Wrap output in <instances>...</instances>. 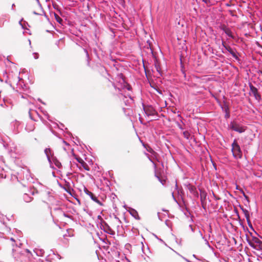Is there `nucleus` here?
Instances as JSON below:
<instances>
[{
  "instance_id": "obj_1",
  "label": "nucleus",
  "mask_w": 262,
  "mask_h": 262,
  "mask_svg": "<svg viewBox=\"0 0 262 262\" xmlns=\"http://www.w3.org/2000/svg\"><path fill=\"white\" fill-rule=\"evenodd\" d=\"M117 79L119 81L116 85L114 84V88L120 92V98L122 99L125 105H130L134 101L132 97V87L125 81L122 74L118 75Z\"/></svg>"
},
{
  "instance_id": "obj_2",
  "label": "nucleus",
  "mask_w": 262,
  "mask_h": 262,
  "mask_svg": "<svg viewBox=\"0 0 262 262\" xmlns=\"http://www.w3.org/2000/svg\"><path fill=\"white\" fill-rule=\"evenodd\" d=\"M231 151L234 158L239 159L242 158V151L236 139H234L232 143Z\"/></svg>"
},
{
  "instance_id": "obj_3",
  "label": "nucleus",
  "mask_w": 262,
  "mask_h": 262,
  "mask_svg": "<svg viewBox=\"0 0 262 262\" xmlns=\"http://www.w3.org/2000/svg\"><path fill=\"white\" fill-rule=\"evenodd\" d=\"M229 126L230 128L238 133H243L245 132L247 129L246 126H244L235 121H231L230 123Z\"/></svg>"
},
{
  "instance_id": "obj_4",
  "label": "nucleus",
  "mask_w": 262,
  "mask_h": 262,
  "mask_svg": "<svg viewBox=\"0 0 262 262\" xmlns=\"http://www.w3.org/2000/svg\"><path fill=\"white\" fill-rule=\"evenodd\" d=\"M44 152L47 158L48 161L50 163V167L51 168H53L52 162V159L55 157L53 151L50 148H46L45 149Z\"/></svg>"
},
{
  "instance_id": "obj_5",
  "label": "nucleus",
  "mask_w": 262,
  "mask_h": 262,
  "mask_svg": "<svg viewBox=\"0 0 262 262\" xmlns=\"http://www.w3.org/2000/svg\"><path fill=\"white\" fill-rule=\"evenodd\" d=\"M84 192L85 193V194L89 195L93 201L95 202L99 205H103L102 202L99 200L97 197L95 195H94L92 192L90 191L86 187L84 188Z\"/></svg>"
},
{
  "instance_id": "obj_6",
  "label": "nucleus",
  "mask_w": 262,
  "mask_h": 262,
  "mask_svg": "<svg viewBox=\"0 0 262 262\" xmlns=\"http://www.w3.org/2000/svg\"><path fill=\"white\" fill-rule=\"evenodd\" d=\"M249 88L250 94H252L256 100L259 101L261 99V96L258 93L257 89L251 83L249 84Z\"/></svg>"
},
{
  "instance_id": "obj_7",
  "label": "nucleus",
  "mask_w": 262,
  "mask_h": 262,
  "mask_svg": "<svg viewBox=\"0 0 262 262\" xmlns=\"http://www.w3.org/2000/svg\"><path fill=\"white\" fill-rule=\"evenodd\" d=\"M53 213L56 215L59 219L61 220L63 216L70 217V216L66 214L60 208L56 207L53 209L52 211Z\"/></svg>"
},
{
  "instance_id": "obj_8",
  "label": "nucleus",
  "mask_w": 262,
  "mask_h": 262,
  "mask_svg": "<svg viewBox=\"0 0 262 262\" xmlns=\"http://www.w3.org/2000/svg\"><path fill=\"white\" fill-rule=\"evenodd\" d=\"M29 193H25L23 195V199L25 201V202L27 203H29L31 202L33 200V198L31 197L30 195V194H31L32 195H34L35 194V190L34 189H30L29 191Z\"/></svg>"
},
{
  "instance_id": "obj_9",
  "label": "nucleus",
  "mask_w": 262,
  "mask_h": 262,
  "mask_svg": "<svg viewBox=\"0 0 262 262\" xmlns=\"http://www.w3.org/2000/svg\"><path fill=\"white\" fill-rule=\"evenodd\" d=\"M185 186L186 187V188L189 190L191 194H192L194 196L197 197L199 196V193L197 191L196 188L194 186L191 185L190 183L185 184Z\"/></svg>"
},
{
  "instance_id": "obj_10",
  "label": "nucleus",
  "mask_w": 262,
  "mask_h": 262,
  "mask_svg": "<svg viewBox=\"0 0 262 262\" xmlns=\"http://www.w3.org/2000/svg\"><path fill=\"white\" fill-rule=\"evenodd\" d=\"M144 110L145 113L148 116H155L156 115H157V112L152 106H148L145 107L144 108Z\"/></svg>"
},
{
  "instance_id": "obj_11",
  "label": "nucleus",
  "mask_w": 262,
  "mask_h": 262,
  "mask_svg": "<svg viewBox=\"0 0 262 262\" xmlns=\"http://www.w3.org/2000/svg\"><path fill=\"white\" fill-rule=\"evenodd\" d=\"M52 166L53 167V168H55V167L53 166V164H54L55 166L58 168H60L62 167L61 163L58 160V159L55 157L52 159Z\"/></svg>"
},
{
  "instance_id": "obj_12",
  "label": "nucleus",
  "mask_w": 262,
  "mask_h": 262,
  "mask_svg": "<svg viewBox=\"0 0 262 262\" xmlns=\"http://www.w3.org/2000/svg\"><path fill=\"white\" fill-rule=\"evenodd\" d=\"M34 124L32 122L27 123L25 127L26 130L28 132L34 130Z\"/></svg>"
},
{
  "instance_id": "obj_13",
  "label": "nucleus",
  "mask_w": 262,
  "mask_h": 262,
  "mask_svg": "<svg viewBox=\"0 0 262 262\" xmlns=\"http://www.w3.org/2000/svg\"><path fill=\"white\" fill-rule=\"evenodd\" d=\"M34 251L38 256H43L45 253L44 250L39 248H35Z\"/></svg>"
},
{
  "instance_id": "obj_14",
  "label": "nucleus",
  "mask_w": 262,
  "mask_h": 262,
  "mask_svg": "<svg viewBox=\"0 0 262 262\" xmlns=\"http://www.w3.org/2000/svg\"><path fill=\"white\" fill-rule=\"evenodd\" d=\"M225 48L232 55V56L233 57H234V58L237 57L235 52L232 50V49L231 47H230L229 46H228V47L225 46Z\"/></svg>"
},
{
  "instance_id": "obj_15",
  "label": "nucleus",
  "mask_w": 262,
  "mask_h": 262,
  "mask_svg": "<svg viewBox=\"0 0 262 262\" xmlns=\"http://www.w3.org/2000/svg\"><path fill=\"white\" fill-rule=\"evenodd\" d=\"M224 32L230 37L233 38L232 32L231 30L228 28H226L223 29Z\"/></svg>"
},
{
  "instance_id": "obj_16",
  "label": "nucleus",
  "mask_w": 262,
  "mask_h": 262,
  "mask_svg": "<svg viewBox=\"0 0 262 262\" xmlns=\"http://www.w3.org/2000/svg\"><path fill=\"white\" fill-rule=\"evenodd\" d=\"M130 213L131 214V215L132 216H133L135 219H139V216L138 215V212L137 211L134 209H132L130 212Z\"/></svg>"
},
{
  "instance_id": "obj_17",
  "label": "nucleus",
  "mask_w": 262,
  "mask_h": 262,
  "mask_svg": "<svg viewBox=\"0 0 262 262\" xmlns=\"http://www.w3.org/2000/svg\"><path fill=\"white\" fill-rule=\"evenodd\" d=\"M81 165L85 170H86L87 171H89L90 170V168L89 165L84 161H83L81 163Z\"/></svg>"
},
{
  "instance_id": "obj_18",
  "label": "nucleus",
  "mask_w": 262,
  "mask_h": 262,
  "mask_svg": "<svg viewBox=\"0 0 262 262\" xmlns=\"http://www.w3.org/2000/svg\"><path fill=\"white\" fill-rule=\"evenodd\" d=\"M183 134L184 137L185 138H186V139L189 140L190 139V134L189 133V132L188 131H187V130L184 131L183 133Z\"/></svg>"
},
{
  "instance_id": "obj_19",
  "label": "nucleus",
  "mask_w": 262,
  "mask_h": 262,
  "mask_svg": "<svg viewBox=\"0 0 262 262\" xmlns=\"http://www.w3.org/2000/svg\"><path fill=\"white\" fill-rule=\"evenodd\" d=\"M236 189L239 190L246 199L248 198L247 195H246V194L244 192V191H243V190L242 189L240 188L238 185L236 186Z\"/></svg>"
},
{
  "instance_id": "obj_20",
  "label": "nucleus",
  "mask_w": 262,
  "mask_h": 262,
  "mask_svg": "<svg viewBox=\"0 0 262 262\" xmlns=\"http://www.w3.org/2000/svg\"><path fill=\"white\" fill-rule=\"evenodd\" d=\"M147 150L149 152L151 153L154 156H156L157 153L151 147H149L147 148Z\"/></svg>"
},
{
  "instance_id": "obj_21",
  "label": "nucleus",
  "mask_w": 262,
  "mask_h": 262,
  "mask_svg": "<svg viewBox=\"0 0 262 262\" xmlns=\"http://www.w3.org/2000/svg\"><path fill=\"white\" fill-rule=\"evenodd\" d=\"M243 210L245 213V215L247 221L248 220H250L249 219L250 216H249V214L248 211L246 209H243Z\"/></svg>"
},
{
  "instance_id": "obj_22",
  "label": "nucleus",
  "mask_w": 262,
  "mask_h": 262,
  "mask_svg": "<svg viewBox=\"0 0 262 262\" xmlns=\"http://www.w3.org/2000/svg\"><path fill=\"white\" fill-rule=\"evenodd\" d=\"M226 114L225 115V118L228 119L230 117V114L229 112V109L228 107L226 108L225 110Z\"/></svg>"
},
{
  "instance_id": "obj_23",
  "label": "nucleus",
  "mask_w": 262,
  "mask_h": 262,
  "mask_svg": "<svg viewBox=\"0 0 262 262\" xmlns=\"http://www.w3.org/2000/svg\"><path fill=\"white\" fill-rule=\"evenodd\" d=\"M155 156H154L152 155L151 156V157H149V156L148 157L149 160L152 163L153 165H154V166L155 168H156V163L153 161V160H152V158L155 157Z\"/></svg>"
},
{
  "instance_id": "obj_24",
  "label": "nucleus",
  "mask_w": 262,
  "mask_h": 262,
  "mask_svg": "<svg viewBox=\"0 0 262 262\" xmlns=\"http://www.w3.org/2000/svg\"><path fill=\"white\" fill-rule=\"evenodd\" d=\"M55 17L56 18V20L58 23H60L62 21V19L59 16H58L57 14H55Z\"/></svg>"
},
{
  "instance_id": "obj_25",
  "label": "nucleus",
  "mask_w": 262,
  "mask_h": 262,
  "mask_svg": "<svg viewBox=\"0 0 262 262\" xmlns=\"http://www.w3.org/2000/svg\"><path fill=\"white\" fill-rule=\"evenodd\" d=\"M156 177L158 178V179L159 180V181L163 184L164 185L165 181L164 180H162L161 179V178L158 176L156 174Z\"/></svg>"
},
{
  "instance_id": "obj_26",
  "label": "nucleus",
  "mask_w": 262,
  "mask_h": 262,
  "mask_svg": "<svg viewBox=\"0 0 262 262\" xmlns=\"http://www.w3.org/2000/svg\"><path fill=\"white\" fill-rule=\"evenodd\" d=\"M247 221V223H248V226H249V227L253 230L254 229L252 227V224H251L250 220H248Z\"/></svg>"
},
{
  "instance_id": "obj_27",
  "label": "nucleus",
  "mask_w": 262,
  "mask_h": 262,
  "mask_svg": "<svg viewBox=\"0 0 262 262\" xmlns=\"http://www.w3.org/2000/svg\"><path fill=\"white\" fill-rule=\"evenodd\" d=\"M155 67L156 68V70H157V72H158L160 73V66L159 65L156 64H155Z\"/></svg>"
},
{
  "instance_id": "obj_28",
  "label": "nucleus",
  "mask_w": 262,
  "mask_h": 262,
  "mask_svg": "<svg viewBox=\"0 0 262 262\" xmlns=\"http://www.w3.org/2000/svg\"><path fill=\"white\" fill-rule=\"evenodd\" d=\"M77 161L81 164V163L84 161L81 158H76Z\"/></svg>"
},
{
  "instance_id": "obj_29",
  "label": "nucleus",
  "mask_w": 262,
  "mask_h": 262,
  "mask_svg": "<svg viewBox=\"0 0 262 262\" xmlns=\"http://www.w3.org/2000/svg\"><path fill=\"white\" fill-rule=\"evenodd\" d=\"M33 56H34V58L35 59H36L38 58L39 55H38V54L37 53H33Z\"/></svg>"
},
{
  "instance_id": "obj_30",
  "label": "nucleus",
  "mask_w": 262,
  "mask_h": 262,
  "mask_svg": "<svg viewBox=\"0 0 262 262\" xmlns=\"http://www.w3.org/2000/svg\"><path fill=\"white\" fill-rule=\"evenodd\" d=\"M4 216L3 215L0 213V222H4Z\"/></svg>"
},
{
  "instance_id": "obj_31",
  "label": "nucleus",
  "mask_w": 262,
  "mask_h": 262,
  "mask_svg": "<svg viewBox=\"0 0 262 262\" xmlns=\"http://www.w3.org/2000/svg\"><path fill=\"white\" fill-rule=\"evenodd\" d=\"M177 125L179 127V128L181 129V130H183L184 128H183V127L182 126V125L180 124V123H179V122H178L177 123Z\"/></svg>"
},
{
  "instance_id": "obj_32",
  "label": "nucleus",
  "mask_w": 262,
  "mask_h": 262,
  "mask_svg": "<svg viewBox=\"0 0 262 262\" xmlns=\"http://www.w3.org/2000/svg\"><path fill=\"white\" fill-rule=\"evenodd\" d=\"M189 228H190L191 230L193 232L194 231L193 227L191 225H189Z\"/></svg>"
},
{
  "instance_id": "obj_33",
  "label": "nucleus",
  "mask_w": 262,
  "mask_h": 262,
  "mask_svg": "<svg viewBox=\"0 0 262 262\" xmlns=\"http://www.w3.org/2000/svg\"><path fill=\"white\" fill-rule=\"evenodd\" d=\"M205 241L206 244L208 246H209V247H210V245H209V243L208 241L206 239H205Z\"/></svg>"
},
{
  "instance_id": "obj_34",
  "label": "nucleus",
  "mask_w": 262,
  "mask_h": 262,
  "mask_svg": "<svg viewBox=\"0 0 262 262\" xmlns=\"http://www.w3.org/2000/svg\"><path fill=\"white\" fill-rule=\"evenodd\" d=\"M84 52L86 53V55L88 56L89 55H88V52L87 50L86 49H84Z\"/></svg>"
},
{
  "instance_id": "obj_35",
  "label": "nucleus",
  "mask_w": 262,
  "mask_h": 262,
  "mask_svg": "<svg viewBox=\"0 0 262 262\" xmlns=\"http://www.w3.org/2000/svg\"><path fill=\"white\" fill-rule=\"evenodd\" d=\"M200 234H201V236L202 237V238H203V239H204V238H205V237L203 236V234H202V233H201V232L200 231Z\"/></svg>"
},
{
  "instance_id": "obj_36",
  "label": "nucleus",
  "mask_w": 262,
  "mask_h": 262,
  "mask_svg": "<svg viewBox=\"0 0 262 262\" xmlns=\"http://www.w3.org/2000/svg\"><path fill=\"white\" fill-rule=\"evenodd\" d=\"M4 26V23L2 24V23L0 21V27H2Z\"/></svg>"
},
{
  "instance_id": "obj_37",
  "label": "nucleus",
  "mask_w": 262,
  "mask_h": 262,
  "mask_svg": "<svg viewBox=\"0 0 262 262\" xmlns=\"http://www.w3.org/2000/svg\"><path fill=\"white\" fill-rule=\"evenodd\" d=\"M193 257H194L195 258H196V259H199L196 257V255H195V254H193Z\"/></svg>"
},
{
  "instance_id": "obj_38",
  "label": "nucleus",
  "mask_w": 262,
  "mask_h": 262,
  "mask_svg": "<svg viewBox=\"0 0 262 262\" xmlns=\"http://www.w3.org/2000/svg\"><path fill=\"white\" fill-rule=\"evenodd\" d=\"M14 7H15L14 4H12V9H13Z\"/></svg>"
},
{
  "instance_id": "obj_39",
  "label": "nucleus",
  "mask_w": 262,
  "mask_h": 262,
  "mask_svg": "<svg viewBox=\"0 0 262 262\" xmlns=\"http://www.w3.org/2000/svg\"><path fill=\"white\" fill-rule=\"evenodd\" d=\"M178 117H179L181 119H182V116H181V115H178Z\"/></svg>"
},
{
  "instance_id": "obj_40",
  "label": "nucleus",
  "mask_w": 262,
  "mask_h": 262,
  "mask_svg": "<svg viewBox=\"0 0 262 262\" xmlns=\"http://www.w3.org/2000/svg\"><path fill=\"white\" fill-rule=\"evenodd\" d=\"M203 2H204L205 3H207L208 1L207 0H203Z\"/></svg>"
},
{
  "instance_id": "obj_41",
  "label": "nucleus",
  "mask_w": 262,
  "mask_h": 262,
  "mask_svg": "<svg viewBox=\"0 0 262 262\" xmlns=\"http://www.w3.org/2000/svg\"><path fill=\"white\" fill-rule=\"evenodd\" d=\"M26 251L27 252L30 253V251L28 249H26Z\"/></svg>"
},
{
  "instance_id": "obj_42",
  "label": "nucleus",
  "mask_w": 262,
  "mask_h": 262,
  "mask_svg": "<svg viewBox=\"0 0 262 262\" xmlns=\"http://www.w3.org/2000/svg\"><path fill=\"white\" fill-rule=\"evenodd\" d=\"M11 240L12 241H14V239L13 238H11Z\"/></svg>"
},
{
  "instance_id": "obj_43",
  "label": "nucleus",
  "mask_w": 262,
  "mask_h": 262,
  "mask_svg": "<svg viewBox=\"0 0 262 262\" xmlns=\"http://www.w3.org/2000/svg\"><path fill=\"white\" fill-rule=\"evenodd\" d=\"M178 187V185H177V184L176 183V187Z\"/></svg>"
},
{
  "instance_id": "obj_44",
  "label": "nucleus",
  "mask_w": 262,
  "mask_h": 262,
  "mask_svg": "<svg viewBox=\"0 0 262 262\" xmlns=\"http://www.w3.org/2000/svg\"><path fill=\"white\" fill-rule=\"evenodd\" d=\"M172 196L174 198V194L173 193H172Z\"/></svg>"
},
{
  "instance_id": "obj_45",
  "label": "nucleus",
  "mask_w": 262,
  "mask_h": 262,
  "mask_svg": "<svg viewBox=\"0 0 262 262\" xmlns=\"http://www.w3.org/2000/svg\"><path fill=\"white\" fill-rule=\"evenodd\" d=\"M30 44L31 43V40H29Z\"/></svg>"
}]
</instances>
